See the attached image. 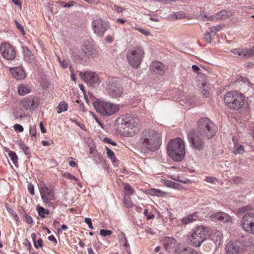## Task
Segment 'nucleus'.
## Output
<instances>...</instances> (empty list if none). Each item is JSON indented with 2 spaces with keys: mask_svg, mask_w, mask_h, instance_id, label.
<instances>
[{
  "mask_svg": "<svg viewBox=\"0 0 254 254\" xmlns=\"http://www.w3.org/2000/svg\"><path fill=\"white\" fill-rule=\"evenodd\" d=\"M161 133L154 129H145L140 134L138 142L142 148L150 151H155L160 147Z\"/></svg>",
  "mask_w": 254,
  "mask_h": 254,
  "instance_id": "1",
  "label": "nucleus"
},
{
  "mask_svg": "<svg viewBox=\"0 0 254 254\" xmlns=\"http://www.w3.org/2000/svg\"><path fill=\"white\" fill-rule=\"evenodd\" d=\"M116 123L118 131L124 136H132L139 127V120L128 115L118 118Z\"/></svg>",
  "mask_w": 254,
  "mask_h": 254,
  "instance_id": "2",
  "label": "nucleus"
},
{
  "mask_svg": "<svg viewBox=\"0 0 254 254\" xmlns=\"http://www.w3.org/2000/svg\"><path fill=\"white\" fill-rule=\"evenodd\" d=\"M167 153L173 160L181 161L185 154L184 141L179 137L171 140L167 146Z\"/></svg>",
  "mask_w": 254,
  "mask_h": 254,
  "instance_id": "3",
  "label": "nucleus"
},
{
  "mask_svg": "<svg viewBox=\"0 0 254 254\" xmlns=\"http://www.w3.org/2000/svg\"><path fill=\"white\" fill-rule=\"evenodd\" d=\"M254 248V243L250 239H232L225 247L227 254H244L247 248Z\"/></svg>",
  "mask_w": 254,
  "mask_h": 254,
  "instance_id": "4",
  "label": "nucleus"
},
{
  "mask_svg": "<svg viewBox=\"0 0 254 254\" xmlns=\"http://www.w3.org/2000/svg\"><path fill=\"white\" fill-rule=\"evenodd\" d=\"M214 124L207 118H201L197 122V132L201 137L207 139L211 138L216 132Z\"/></svg>",
  "mask_w": 254,
  "mask_h": 254,
  "instance_id": "5",
  "label": "nucleus"
},
{
  "mask_svg": "<svg viewBox=\"0 0 254 254\" xmlns=\"http://www.w3.org/2000/svg\"><path fill=\"white\" fill-rule=\"evenodd\" d=\"M224 101L230 109L238 110L243 107L245 98L240 92L236 91H229L225 94Z\"/></svg>",
  "mask_w": 254,
  "mask_h": 254,
  "instance_id": "6",
  "label": "nucleus"
},
{
  "mask_svg": "<svg viewBox=\"0 0 254 254\" xmlns=\"http://www.w3.org/2000/svg\"><path fill=\"white\" fill-rule=\"evenodd\" d=\"M93 105L96 112L104 117L111 116L120 110L119 105L99 99L94 102Z\"/></svg>",
  "mask_w": 254,
  "mask_h": 254,
  "instance_id": "7",
  "label": "nucleus"
},
{
  "mask_svg": "<svg viewBox=\"0 0 254 254\" xmlns=\"http://www.w3.org/2000/svg\"><path fill=\"white\" fill-rule=\"evenodd\" d=\"M145 52L141 46H136L129 50L127 54L129 64L133 68L139 67L144 57Z\"/></svg>",
  "mask_w": 254,
  "mask_h": 254,
  "instance_id": "8",
  "label": "nucleus"
},
{
  "mask_svg": "<svg viewBox=\"0 0 254 254\" xmlns=\"http://www.w3.org/2000/svg\"><path fill=\"white\" fill-rule=\"evenodd\" d=\"M39 191L42 199L47 207H52L54 209L55 207L51 202L56 199L55 190L52 187H49L44 183H42L39 185Z\"/></svg>",
  "mask_w": 254,
  "mask_h": 254,
  "instance_id": "9",
  "label": "nucleus"
},
{
  "mask_svg": "<svg viewBox=\"0 0 254 254\" xmlns=\"http://www.w3.org/2000/svg\"><path fill=\"white\" fill-rule=\"evenodd\" d=\"M194 130H190L188 133V138L190 146L198 151L202 150L205 145L204 138H202Z\"/></svg>",
  "mask_w": 254,
  "mask_h": 254,
  "instance_id": "10",
  "label": "nucleus"
},
{
  "mask_svg": "<svg viewBox=\"0 0 254 254\" xmlns=\"http://www.w3.org/2000/svg\"><path fill=\"white\" fill-rule=\"evenodd\" d=\"M98 53L97 48L93 45L88 41H86L81 48L79 58L83 59V58H94L97 56Z\"/></svg>",
  "mask_w": 254,
  "mask_h": 254,
  "instance_id": "11",
  "label": "nucleus"
},
{
  "mask_svg": "<svg viewBox=\"0 0 254 254\" xmlns=\"http://www.w3.org/2000/svg\"><path fill=\"white\" fill-rule=\"evenodd\" d=\"M92 26L94 33L101 37L103 36L105 32L110 28L109 22L101 18L94 20L92 21Z\"/></svg>",
  "mask_w": 254,
  "mask_h": 254,
  "instance_id": "12",
  "label": "nucleus"
},
{
  "mask_svg": "<svg viewBox=\"0 0 254 254\" xmlns=\"http://www.w3.org/2000/svg\"><path fill=\"white\" fill-rule=\"evenodd\" d=\"M241 226L246 231L254 234V213H248L243 217Z\"/></svg>",
  "mask_w": 254,
  "mask_h": 254,
  "instance_id": "13",
  "label": "nucleus"
},
{
  "mask_svg": "<svg viewBox=\"0 0 254 254\" xmlns=\"http://www.w3.org/2000/svg\"><path fill=\"white\" fill-rule=\"evenodd\" d=\"M39 100L32 97L24 98L19 103L20 107L26 110H34L39 105Z\"/></svg>",
  "mask_w": 254,
  "mask_h": 254,
  "instance_id": "14",
  "label": "nucleus"
},
{
  "mask_svg": "<svg viewBox=\"0 0 254 254\" xmlns=\"http://www.w3.org/2000/svg\"><path fill=\"white\" fill-rule=\"evenodd\" d=\"M0 51L2 57L7 60H13L15 58V51L8 43H2L0 46Z\"/></svg>",
  "mask_w": 254,
  "mask_h": 254,
  "instance_id": "15",
  "label": "nucleus"
},
{
  "mask_svg": "<svg viewBox=\"0 0 254 254\" xmlns=\"http://www.w3.org/2000/svg\"><path fill=\"white\" fill-rule=\"evenodd\" d=\"M80 75L82 79L91 86L99 84L100 82L98 74L94 72L91 71L81 72Z\"/></svg>",
  "mask_w": 254,
  "mask_h": 254,
  "instance_id": "16",
  "label": "nucleus"
},
{
  "mask_svg": "<svg viewBox=\"0 0 254 254\" xmlns=\"http://www.w3.org/2000/svg\"><path fill=\"white\" fill-rule=\"evenodd\" d=\"M107 89L109 94L113 98H118L123 94V89L119 84L114 81H109Z\"/></svg>",
  "mask_w": 254,
  "mask_h": 254,
  "instance_id": "17",
  "label": "nucleus"
},
{
  "mask_svg": "<svg viewBox=\"0 0 254 254\" xmlns=\"http://www.w3.org/2000/svg\"><path fill=\"white\" fill-rule=\"evenodd\" d=\"M210 219L213 221H221L224 223L231 222L232 218L227 213L220 212L212 214Z\"/></svg>",
  "mask_w": 254,
  "mask_h": 254,
  "instance_id": "18",
  "label": "nucleus"
},
{
  "mask_svg": "<svg viewBox=\"0 0 254 254\" xmlns=\"http://www.w3.org/2000/svg\"><path fill=\"white\" fill-rule=\"evenodd\" d=\"M208 232V230L204 226H199L194 228L190 233L192 238H205V235Z\"/></svg>",
  "mask_w": 254,
  "mask_h": 254,
  "instance_id": "19",
  "label": "nucleus"
},
{
  "mask_svg": "<svg viewBox=\"0 0 254 254\" xmlns=\"http://www.w3.org/2000/svg\"><path fill=\"white\" fill-rule=\"evenodd\" d=\"M150 70L154 74L162 75L165 72V65L160 62L154 61L150 65Z\"/></svg>",
  "mask_w": 254,
  "mask_h": 254,
  "instance_id": "20",
  "label": "nucleus"
},
{
  "mask_svg": "<svg viewBox=\"0 0 254 254\" xmlns=\"http://www.w3.org/2000/svg\"><path fill=\"white\" fill-rule=\"evenodd\" d=\"M175 253L176 254H199L191 248L181 246L176 247Z\"/></svg>",
  "mask_w": 254,
  "mask_h": 254,
  "instance_id": "21",
  "label": "nucleus"
},
{
  "mask_svg": "<svg viewBox=\"0 0 254 254\" xmlns=\"http://www.w3.org/2000/svg\"><path fill=\"white\" fill-rule=\"evenodd\" d=\"M10 71L13 76L17 79H21L25 76L24 70L20 67L11 68Z\"/></svg>",
  "mask_w": 254,
  "mask_h": 254,
  "instance_id": "22",
  "label": "nucleus"
},
{
  "mask_svg": "<svg viewBox=\"0 0 254 254\" xmlns=\"http://www.w3.org/2000/svg\"><path fill=\"white\" fill-rule=\"evenodd\" d=\"M198 218V217L196 213H193L183 218L181 220V222L183 224L187 225L189 223L193 222L194 221L196 220Z\"/></svg>",
  "mask_w": 254,
  "mask_h": 254,
  "instance_id": "23",
  "label": "nucleus"
},
{
  "mask_svg": "<svg viewBox=\"0 0 254 254\" xmlns=\"http://www.w3.org/2000/svg\"><path fill=\"white\" fill-rule=\"evenodd\" d=\"M30 91L31 89L26 85L21 84L18 86V92L21 96H24L30 93Z\"/></svg>",
  "mask_w": 254,
  "mask_h": 254,
  "instance_id": "24",
  "label": "nucleus"
},
{
  "mask_svg": "<svg viewBox=\"0 0 254 254\" xmlns=\"http://www.w3.org/2000/svg\"><path fill=\"white\" fill-rule=\"evenodd\" d=\"M233 141L234 144V153L235 154L243 153L245 151L243 146L242 145L239 144L237 141H235L234 137L233 138Z\"/></svg>",
  "mask_w": 254,
  "mask_h": 254,
  "instance_id": "25",
  "label": "nucleus"
},
{
  "mask_svg": "<svg viewBox=\"0 0 254 254\" xmlns=\"http://www.w3.org/2000/svg\"><path fill=\"white\" fill-rule=\"evenodd\" d=\"M245 49H234L231 51V52L234 55L235 57H242L246 58Z\"/></svg>",
  "mask_w": 254,
  "mask_h": 254,
  "instance_id": "26",
  "label": "nucleus"
},
{
  "mask_svg": "<svg viewBox=\"0 0 254 254\" xmlns=\"http://www.w3.org/2000/svg\"><path fill=\"white\" fill-rule=\"evenodd\" d=\"M36 210L39 215L42 218H45L46 215H48L50 213V211L48 209H45L43 207L39 205L37 206Z\"/></svg>",
  "mask_w": 254,
  "mask_h": 254,
  "instance_id": "27",
  "label": "nucleus"
},
{
  "mask_svg": "<svg viewBox=\"0 0 254 254\" xmlns=\"http://www.w3.org/2000/svg\"><path fill=\"white\" fill-rule=\"evenodd\" d=\"M164 246L166 249H173L175 247V239H165Z\"/></svg>",
  "mask_w": 254,
  "mask_h": 254,
  "instance_id": "28",
  "label": "nucleus"
},
{
  "mask_svg": "<svg viewBox=\"0 0 254 254\" xmlns=\"http://www.w3.org/2000/svg\"><path fill=\"white\" fill-rule=\"evenodd\" d=\"M17 143L20 148L24 151L26 155H29L30 154L29 147L24 144V142L22 140L18 141Z\"/></svg>",
  "mask_w": 254,
  "mask_h": 254,
  "instance_id": "29",
  "label": "nucleus"
},
{
  "mask_svg": "<svg viewBox=\"0 0 254 254\" xmlns=\"http://www.w3.org/2000/svg\"><path fill=\"white\" fill-rule=\"evenodd\" d=\"M67 104L64 101L60 102L57 107L58 113L60 114L63 112L66 111L67 110Z\"/></svg>",
  "mask_w": 254,
  "mask_h": 254,
  "instance_id": "30",
  "label": "nucleus"
},
{
  "mask_svg": "<svg viewBox=\"0 0 254 254\" xmlns=\"http://www.w3.org/2000/svg\"><path fill=\"white\" fill-rule=\"evenodd\" d=\"M106 150L107 151V156L110 159L113 163L117 161V158L114 152L109 149L108 147H106Z\"/></svg>",
  "mask_w": 254,
  "mask_h": 254,
  "instance_id": "31",
  "label": "nucleus"
},
{
  "mask_svg": "<svg viewBox=\"0 0 254 254\" xmlns=\"http://www.w3.org/2000/svg\"><path fill=\"white\" fill-rule=\"evenodd\" d=\"M120 243L122 244L123 248L126 251L128 254H130V250L129 245L127 241V239H122L120 241Z\"/></svg>",
  "mask_w": 254,
  "mask_h": 254,
  "instance_id": "32",
  "label": "nucleus"
},
{
  "mask_svg": "<svg viewBox=\"0 0 254 254\" xmlns=\"http://www.w3.org/2000/svg\"><path fill=\"white\" fill-rule=\"evenodd\" d=\"M120 243L122 244L123 248L126 251L128 254H130V250L129 245L127 241V239H122L120 241Z\"/></svg>",
  "mask_w": 254,
  "mask_h": 254,
  "instance_id": "33",
  "label": "nucleus"
},
{
  "mask_svg": "<svg viewBox=\"0 0 254 254\" xmlns=\"http://www.w3.org/2000/svg\"><path fill=\"white\" fill-rule=\"evenodd\" d=\"M125 196H129L132 193L133 189L129 184H125L124 188Z\"/></svg>",
  "mask_w": 254,
  "mask_h": 254,
  "instance_id": "34",
  "label": "nucleus"
},
{
  "mask_svg": "<svg viewBox=\"0 0 254 254\" xmlns=\"http://www.w3.org/2000/svg\"><path fill=\"white\" fill-rule=\"evenodd\" d=\"M8 156L12 160L14 164H16L17 163L18 157L16 154L11 150H9L8 152Z\"/></svg>",
  "mask_w": 254,
  "mask_h": 254,
  "instance_id": "35",
  "label": "nucleus"
},
{
  "mask_svg": "<svg viewBox=\"0 0 254 254\" xmlns=\"http://www.w3.org/2000/svg\"><path fill=\"white\" fill-rule=\"evenodd\" d=\"M229 17L228 12L226 10H221L217 14V19H224Z\"/></svg>",
  "mask_w": 254,
  "mask_h": 254,
  "instance_id": "36",
  "label": "nucleus"
},
{
  "mask_svg": "<svg viewBox=\"0 0 254 254\" xmlns=\"http://www.w3.org/2000/svg\"><path fill=\"white\" fill-rule=\"evenodd\" d=\"M190 241L188 242V243L191 246L194 247H199L201 244L203 242L204 239H203L201 241H197V239H189Z\"/></svg>",
  "mask_w": 254,
  "mask_h": 254,
  "instance_id": "37",
  "label": "nucleus"
},
{
  "mask_svg": "<svg viewBox=\"0 0 254 254\" xmlns=\"http://www.w3.org/2000/svg\"><path fill=\"white\" fill-rule=\"evenodd\" d=\"M123 202L125 205L128 208H130L132 206V203L129 196H124Z\"/></svg>",
  "mask_w": 254,
  "mask_h": 254,
  "instance_id": "38",
  "label": "nucleus"
},
{
  "mask_svg": "<svg viewBox=\"0 0 254 254\" xmlns=\"http://www.w3.org/2000/svg\"><path fill=\"white\" fill-rule=\"evenodd\" d=\"M209 236L210 237H215L216 238H221V237L223 236V235L222 234V232L220 231L214 230L213 231H211L209 234Z\"/></svg>",
  "mask_w": 254,
  "mask_h": 254,
  "instance_id": "39",
  "label": "nucleus"
},
{
  "mask_svg": "<svg viewBox=\"0 0 254 254\" xmlns=\"http://www.w3.org/2000/svg\"><path fill=\"white\" fill-rule=\"evenodd\" d=\"M186 17L185 13L182 11H179L173 13L172 18L173 19H182Z\"/></svg>",
  "mask_w": 254,
  "mask_h": 254,
  "instance_id": "40",
  "label": "nucleus"
},
{
  "mask_svg": "<svg viewBox=\"0 0 254 254\" xmlns=\"http://www.w3.org/2000/svg\"><path fill=\"white\" fill-rule=\"evenodd\" d=\"M6 208L8 212L10 213L11 215L13 217L14 219L16 221L18 220L19 217L13 210V208L12 207H10L7 204H6Z\"/></svg>",
  "mask_w": 254,
  "mask_h": 254,
  "instance_id": "41",
  "label": "nucleus"
},
{
  "mask_svg": "<svg viewBox=\"0 0 254 254\" xmlns=\"http://www.w3.org/2000/svg\"><path fill=\"white\" fill-rule=\"evenodd\" d=\"M222 29V27L221 25H217L216 26H213L210 28V32L213 36H215L216 33Z\"/></svg>",
  "mask_w": 254,
  "mask_h": 254,
  "instance_id": "42",
  "label": "nucleus"
},
{
  "mask_svg": "<svg viewBox=\"0 0 254 254\" xmlns=\"http://www.w3.org/2000/svg\"><path fill=\"white\" fill-rule=\"evenodd\" d=\"M34 245L36 249L41 248L43 246L42 239H32Z\"/></svg>",
  "mask_w": 254,
  "mask_h": 254,
  "instance_id": "43",
  "label": "nucleus"
},
{
  "mask_svg": "<svg viewBox=\"0 0 254 254\" xmlns=\"http://www.w3.org/2000/svg\"><path fill=\"white\" fill-rule=\"evenodd\" d=\"M246 58L249 57H253L254 56V46L252 48L248 50H245Z\"/></svg>",
  "mask_w": 254,
  "mask_h": 254,
  "instance_id": "44",
  "label": "nucleus"
},
{
  "mask_svg": "<svg viewBox=\"0 0 254 254\" xmlns=\"http://www.w3.org/2000/svg\"><path fill=\"white\" fill-rule=\"evenodd\" d=\"M113 233V232L109 230L101 229L100 234L102 237L109 236Z\"/></svg>",
  "mask_w": 254,
  "mask_h": 254,
  "instance_id": "45",
  "label": "nucleus"
},
{
  "mask_svg": "<svg viewBox=\"0 0 254 254\" xmlns=\"http://www.w3.org/2000/svg\"><path fill=\"white\" fill-rule=\"evenodd\" d=\"M204 181L211 184H215L217 182V179L214 177L207 176L205 178Z\"/></svg>",
  "mask_w": 254,
  "mask_h": 254,
  "instance_id": "46",
  "label": "nucleus"
},
{
  "mask_svg": "<svg viewBox=\"0 0 254 254\" xmlns=\"http://www.w3.org/2000/svg\"><path fill=\"white\" fill-rule=\"evenodd\" d=\"M206 83H203L202 84V93L203 95L205 96L206 97H208L209 95V92L208 91V90L207 89V87H206Z\"/></svg>",
  "mask_w": 254,
  "mask_h": 254,
  "instance_id": "47",
  "label": "nucleus"
},
{
  "mask_svg": "<svg viewBox=\"0 0 254 254\" xmlns=\"http://www.w3.org/2000/svg\"><path fill=\"white\" fill-rule=\"evenodd\" d=\"M30 135H31V139L35 140L36 139V129L35 128H30Z\"/></svg>",
  "mask_w": 254,
  "mask_h": 254,
  "instance_id": "48",
  "label": "nucleus"
},
{
  "mask_svg": "<svg viewBox=\"0 0 254 254\" xmlns=\"http://www.w3.org/2000/svg\"><path fill=\"white\" fill-rule=\"evenodd\" d=\"M211 35H212L210 32H206L204 37V40L207 42L210 43L212 41Z\"/></svg>",
  "mask_w": 254,
  "mask_h": 254,
  "instance_id": "49",
  "label": "nucleus"
},
{
  "mask_svg": "<svg viewBox=\"0 0 254 254\" xmlns=\"http://www.w3.org/2000/svg\"><path fill=\"white\" fill-rule=\"evenodd\" d=\"M15 23L16 24V28L18 30H19L23 35L25 34V31L24 30V27L22 25H21L17 20H15Z\"/></svg>",
  "mask_w": 254,
  "mask_h": 254,
  "instance_id": "50",
  "label": "nucleus"
},
{
  "mask_svg": "<svg viewBox=\"0 0 254 254\" xmlns=\"http://www.w3.org/2000/svg\"><path fill=\"white\" fill-rule=\"evenodd\" d=\"M165 184L167 186L172 187V188H176L177 186L178 185V184L175 183L174 182L171 181H166Z\"/></svg>",
  "mask_w": 254,
  "mask_h": 254,
  "instance_id": "51",
  "label": "nucleus"
},
{
  "mask_svg": "<svg viewBox=\"0 0 254 254\" xmlns=\"http://www.w3.org/2000/svg\"><path fill=\"white\" fill-rule=\"evenodd\" d=\"M94 247L97 250L101 248L102 243H101L99 239H95L93 242Z\"/></svg>",
  "mask_w": 254,
  "mask_h": 254,
  "instance_id": "52",
  "label": "nucleus"
},
{
  "mask_svg": "<svg viewBox=\"0 0 254 254\" xmlns=\"http://www.w3.org/2000/svg\"><path fill=\"white\" fill-rule=\"evenodd\" d=\"M144 214L145 216H146L147 220L153 219L155 217L153 214H149L148 210L147 209H145L144 210Z\"/></svg>",
  "mask_w": 254,
  "mask_h": 254,
  "instance_id": "53",
  "label": "nucleus"
},
{
  "mask_svg": "<svg viewBox=\"0 0 254 254\" xmlns=\"http://www.w3.org/2000/svg\"><path fill=\"white\" fill-rule=\"evenodd\" d=\"M135 29L144 35H149V32L141 27H135Z\"/></svg>",
  "mask_w": 254,
  "mask_h": 254,
  "instance_id": "54",
  "label": "nucleus"
},
{
  "mask_svg": "<svg viewBox=\"0 0 254 254\" xmlns=\"http://www.w3.org/2000/svg\"><path fill=\"white\" fill-rule=\"evenodd\" d=\"M146 232L147 234H150L152 236H154L155 235L156 233H157L158 232V231L157 230H156L155 231H153V229H152L151 228H148L147 229H146Z\"/></svg>",
  "mask_w": 254,
  "mask_h": 254,
  "instance_id": "55",
  "label": "nucleus"
},
{
  "mask_svg": "<svg viewBox=\"0 0 254 254\" xmlns=\"http://www.w3.org/2000/svg\"><path fill=\"white\" fill-rule=\"evenodd\" d=\"M14 128L15 130L18 131L19 132H22L24 130V128L22 127V126L19 124H15L14 126Z\"/></svg>",
  "mask_w": 254,
  "mask_h": 254,
  "instance_id": "56",
  "label": "nucleus"
},
{
  "mask_svg": "<svg viewBox=\"0 0 254 254\" xmlns=\"http://www.w3.org/2000/svg\"><path fill=\"white\" fill-rule=\"evenodd\" d=\"M28 190L29 192L32 194H34V188L33 185L31 184H29L28 185Z\"/></svg>",
  "mask_w": 254,
  "mask_h": 254,
  "instance_id": "57",
  "label": "nucleus"
},
{
  "mask_svg": "<svg viewBox=\"0 0 254 254\" xmlns=\"http://www.w3.org/2000/svg\"><path fill=\"white\" fill-rule=\"evenodd\" d=\"M58 60L61 64V65L64 68H65L67 67L68 63L66 60H63L61 61L59 57H58Z\"/></svg>",
  "mask_w": 254,
  "mask_h": 254,
  "instance_id": "58",
  "label": "nucleus"
},
{
  "mask_svg": "<svg viewBox=\"0 0 254 254\" xmlns=\"http://www.w3.org/2000/svg\"><path fill=\"white\" fill-rule=\"evenodd\" d=\"M85 222L87 224H88V227H89V228H90V229H93V227L92 226V223L91 219L90 218H85Z\"/></svg>",
  "mask_w": 254,
  "mask_h": 254,
  "instance_id": "59",
  "label": "nucleus"
},
{
  "mask_svg": "<svg viewBox=\"0 0 254 254\" xmlns=\"http://www.w3.org/2000/svg\"><path fill=\"white\" fill-rule=\"evenodd\" d=\"M64 176L66 178H68L69 179H73L76 181L78 180L77 178L75 176H73L69 173L65 174Z\"/></svg>",
  "mask_w": 254,
  "mask_h": 254,
  "instance_id": "60",
  "label": "nucleus"
},
{
  "mask_svg": "<svg viewBox=\"0 0 254 254\" xmlns=\"http://www.w3.org/2000/svg\"><path fill=\"white\" fill-rule=\"evenodd\" d=\"M25 221L28 224H31L33 223V220L30 216L26 215L25 218Z\"/></svg>",
  "mask_w": 254,
  "mask_h": 254,
  "instance_id": "61",
  "label": "nucleus"
},
{
  "mask_svg": "<svg viewBox=\"0 0 254 254\" xmlns=\"http://www.w3.org/2000/svg\"><path fill=\"white\" fill-rule=\"evenodd\" d=\"M194 102V99H189L188 98H187L186 99V101L185 103L186 104V106H190V105H191L192 104V103H193Z\"/></svg>",
  "mask_w": 254,
  "mask_h": 254,
  "instance_id": "62",
  "label": "nucleus"
},
{
  "mask_svg": "<svg viewBox=\"0 0 254 254\" xmlns=\"http://www.w3.org/2000/svg\"><path fill=\"white\" fill-rule=\"evenodd\" d=\"M69 70L71 72V79L72 80L75 81L76 80V76L75 74L74 73V70L71 68V67L69 68Z\"/></svg>",
  "mask_w": 254,
  "mask_h": 254,
  "instance_id": "63",
  "label": "nucleus"
},
{
  "mask_svg": "<svg viewBox=\"0 0 254 254\" xmlns=\"http://www.w3.org/2000/svg\"><path fill=\"white\" fill-rule=\"evenodd\" d=\"M114 8L118 12H122L123 10V8L122 7L116 4L114 5Z\"/></svg>",
  "mask_w": 254,
  "mask_h": 254,
  "instance_id": "64",
  "label": "nucleus"
}]
</instances>
